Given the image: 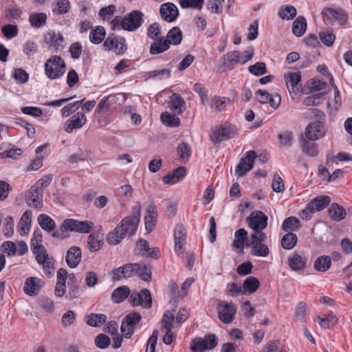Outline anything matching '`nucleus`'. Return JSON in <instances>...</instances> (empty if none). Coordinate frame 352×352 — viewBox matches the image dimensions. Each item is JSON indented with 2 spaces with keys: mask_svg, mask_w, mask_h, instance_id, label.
I'll return each mask as SVG.
<instances>
[{
  "mask_svg": "<svg viewBox=\"0 0 352 352\" xmlns=\"http://www.w3.org/2000/svg\"><path fill=\"white\" fill-rule=\"evenodd\" d=\"M140 218V208L138 206L137 212L132 216L124 218L120 223L107 236V242L111 245L119 244L128 234L133 235L137 231Z\"/></svg>",
  "mask_w": 352,
  "mask_h": 352,
  "instance_id": "nucleus-1",
  "label": "nucleus"
},
{
  "mask_svg": "<svg viewBox=\"0 0 352 352\" xmlns=\"http://www.w3.org/2000/svg\"><path fill=\"white\" fill-rule=\"evenodd\" d=\"M102 245L103 241L99 238L98 233H93L89 235L87 239V248L90 252H94L99 250Z\"/></svg>",
  "mask_w": 352,
  "mask_h": 352,
  "instance_id": "nucleus-42",
  "label": "nucleus"
},
{
  "mask_svg": "<svg viewBox=\"0 0 352 352\" xmlns=\"http://www.w3.org/2000/svg\"><path fill=\"white\" fill-rule=\"evenodd\" d=\"M319 36L322 43L327 47L332 46L336 39L335 35L329 31L320 32Z\"/></svg>",
  "mask_w": 352,
  "mask_h": 352,
  "instance_id": "nucleus-62",
  "label": "nucleus"
},
{
  "mask_svg": "<svg viewBox=\"0 0 352 352\" xmlns=\"http://www.w3.org/2000/svg\"><path fill=\"white\" fill-rule=\"evenodd\" d=\"M45 282L38 277H29L25 280L23 291L24 292L30 296H36L41 289L45 286Z\"/></svg>",
  "mask_w": 352,
  "mask_h": 352,
  "instance_id": "nucleus-17",
  "label": "nucleus"
},
{
  "mask_svg": "<svg viewBox=\"0 0 352 352\" xmlns=\"http://www.w3.org/2000/svg\"><path fill=\"white\" fill-rule=\"evenodd\" d=\"M267 236L264 232L252 233L249 240L246 241V247L251 248V254L253 256L266 257L269 255L270 250L267 245L264 244Z\"/></svg>",
  "mask_w": 352,
  "mask_h": 352,
  "instance_id": "nucleus-4",
  "label": "nucleus"
},
{
  "mask_svg": "<svg viewBox=\"0 0 352 352\" xmlns=\"http://www.w3.org/2000/svg\"><path fill=\"white\" fill-rule=\"evenodd\" d=\"M23 150L21 148H14L10 146L0 148V157L1 158L10 157L16 159L18 156L21 155Z\"/></svg>",
  "mask_w": 352,
  "mask_h": 352,
  "instance_id": "nucleus-45",
  "label": "nucleus"
},
{
  "mask_svg": "<svg viewBox=\"0 0 352 352\" xmlns=\"http://www.w3.org/2000/svg\"><path fill=\"white\" fill-rule=\"evenodd\" d=\"M296 14V9L293 6H283L278 10V16L283 20L293 19Z\"/></svg>",
  "mask_w": 352,
  "mask_h": 352,
  "instance_id": "nucleus-46",
  "label": "nucleus"
},
{
  "mask_svg": "<svg viewBox=\"0 0 352 352\" xmlns=\"http://www.w3.org/2000/svg\"><path fill=\"white\" fill-rule=\"evenodd\" d=\"M162 122L170 127L179 126L180 125V120L176 116H173L167 112L162 113L160 116Z\"/></svg>",
  "mask_w": 352,
  "mask_h": 352,
  "instance_id": "nucleus-51",
  "label": "nucleus"
},
{
  "mask_svg": "<svg viewBox=\"0 0 352 352\" xmlns=\"http://www.w3.org/2000/svg\"><path fill=\"white\" fill-rule=\"evenodd\" d=\"M157 207L154 205L149 206L145 212L144 223L148 232H151L155 228L157 219Z\"/></svg>",
  "mask_w": 352,
  "mask_h": 352,
  "instance_id": "nucleus-25",
  "label": "nucleus"
},
{
  "mask_svg": "<svg viewBox=\"0 0 352 352\" xmlns=\"http://www.w3.org/2000/svg\"><path fill=\"white\" fill-rule=\"evenodd\" d=\"M169 107L177 114H182L186 109V102L178 94H173L170 97Z\"/></svg>",
  "mask_w": 352,
  "mask_h": 352,
  "instance_id": "nucleus-29",
  "label": "nucleus"
},
{
  "mask_svg": "<svg viewBox=\"0 0 352 352\" xmlns=\"http://www.w3.org/2000/svg\"><path fill=\"white\" fill-rule=\"evenodd\" d=\"M42 238L41 230L38 229L34 230L31 240L30 249L36 255V260H41V258H43L44 255L47 256V252L42 245Z\"/></svg>",
  "mask_w": 352,
  "mask_h": 352,
  "instance_id": "nucleus-16",
  "label": "nucleus"
},
{
  "mask_svg": "<svg viewBox=\"0 0 352 352\" xmlns=\"http://www.w3.org/2000/svg\"><path fill=\"white\" fill-rule=\"evenodd\" d=\"M144 14L140 10H133L122 17V29L128 32H134L143 23Z\"/></svg>",
  "mask_w": 352,
  "mask_h": 352,
  "instance_id": "nucleus-9",
  "label": "nucleus"
},
{
  "mask_svg": "<svg viewBox=\"0 0 352 352\" xmlns=\"http://www.w3.org/2000/svg\"><path fill=\"white\" fill-rule=\"evenodd\" d=\"M297 236L293 232H288L281 239V245L285 250H292L296 245Z\"/></svg>",
  "mask_w": 352,
  "mask_h": 352,
  "instance_id": "nucleus-48",
  "label": "nucleus"
},
{
  "mask_svg": "<svg viewBox=\"0 0 352 352\" xmlns=\"http://www.w3.org/2000/svg\"><path fill=\"white\" fill-rule=\"evenodd\" d=\"M106 36V32L102 26H97L92 30L89 34L90 41L94 44H99L104 41Z\"/></svg>",
  "mask_w": 352,
  "mask_h": 352,
  "instance_id": "nucleus-41",
  "label": "nucleus"
},
{
  "mask_svg": "<svg viewBox=\"0 0 352 352\" xmlns=\"http://www.w3.org/2000/svg\"><path fill=\"white\" fill-rule=\"evenodd\" d=\"M248 240V232L244 228H240L234 232L232 246L234 248L242 252Z\"/></svg>",
  "mask_w": 352,
  "mask_h": 352,
  "instance_id": "nucleus-30",
  "label": "nucleus"
},
{
  "mask_svg": "<svg viewBox=\"0 0 352 352\" xmlns=\"http://www.w3.org/2000/svg\"><path fill=\"white\" fill-rule=\"evenodd\" d=\"M307 263V259L302 257L297 253H294L288 258V265L294 271H299L303 270Z\"/></svg>",
  "mask_w": 352,
  "mask_h": 352,
  "instance_id": "nucleus-31",
  "label": "nucleus"
},
{
  "mask_svg": "<svg viewBox=\"0 0 352 352\" xmlns=\"http://www.w3.org/2000/svg\"><path fill=\"white\" fill-rule=\"evenodd\" d=\"M254 56V50L250 48L244 52L234 50L224 54L221 58L222 66L232 70L238 64L243 65L250 60Z\"/></svg>",
  "mask_w": 352,
  "mask_h": 352,
  "instance_id": "nucleus-2",
  "label": "nucleus"
},
{
  "mask_svg": "<svg viewBox=\"0 0 352 352\" xmlns=\"http://www.w3.org/2000/svg\"><path fill=\"white\" fill-rule=\"evenodd\" d=\"M160 25L157 23L151 24L147 29V36L153 40L158 38L160 35Z\"/></svg>",
  "mask_w": 352,
  "mask_h": 352,
  "instance_id": "nucleus-64",
  "label": "nucleus"
},
{
  "mask_svg": "<svg viewBox=\"0 0 352 352\" xmlns=\"http://www.w3.org/2000/svg\"><path fill=\"white\" fill-rule=\"evenodd\" d=\"M107 320V316L102 314H91L87 316V323L91 327H100Z\"/></svg>",
  "mask_w": 352,
  "mask_h": 352,
  "instance_id": "nucleus-49",
  "label": "nucleus"
},
{
  "mask_svg": "<svg viewBox=\"0 0 352 352\" xmlns=\"http://www.w3.org/2000/svg\"><path fill=\"white\" fill-rule=\"evenodd\" d=\"M170 76V70L168 69H162L159 70L150 71L146 73V76L150 78H157L162 80L168 78Z\"/></svg>",
  "mask_w": 352,
  "mask_h": 352,
  "instance_id": "nucleus-58",
  "label": "nucleus"
},
{
  "mask_svg": "<svg viewBox=\"0 0 352 352\" xmlns=\"http://www.w3.org/2000/svg\"><path fill=\"white\" fill-rule=\"evenodd\" d=\"M67 278V271L65 269L60 268L57 272V282L55 287V295L57 297H62L66 292V280Z\"/></svg>",
  "mask_w": 352,
  "mask_h": 352,
  "instance_id": "nucleus-26",
  "label": "nucleus"
},
{
  "mask_svg": "<svg viewBox=\"0 0 352 352\" xmlns=\"http://www.w3.org/2000/svg\"><path fill=\"white\" fill-rule=\"evenodd\" d=\"M116 102V98L114 96H108L101 100L97 106L96 111L100 112L104 109L107 110L111 104Z\"/></svg>",
  "mask_w": 352,
  "mask_h": 352,
  "instance_id": "nucleus-63",
  "label": "nucleus"
},
{
  "mask_svg": "<svg viewBox=\"0 0 352 352\" xmlns=\"http://www.w3.org/2000/svg\"><path fill=\"white\" fill-rule=\"evenodd\" d=\"M135 251L138 254L141 255L144 257H151L154 258H158L160 254L158 248L149 247L148 242L143 239H140L135 246Z\"/></svg>",
  "mask_w": 352,
  "mask_h": 352,
  "instance_id": "nucleus-18",
  "label": "nucleus"
},
{
  "mask_svg": "<svg viewBox=\"0 0 352 352\" xmlns=\"http://www.w3.org/2000/svg\"><path fill=\"white\" fill-rule=\"evenodd\" d=\"M141 269V264L138 263H126L118 268L113 269L111 274V279L113 282L122 278H131L138 273Z\"/></svg>",
  "mask_w": 352,
  "mask_h": 352,
  "instance_id": "nucleus-7",
  "label": "nucleus"
},
{
  "mask_svg": "<svg viewBox=\"0 0 352 352\" xmlns=\"http://www.w3.org/2000/svg\"><path fill=\"white\" fill-rule=\"evenodd\" d=\"M337 317L333 313L329 314L324 318H318V322L324 329H328L337 323Z\"/></svg>",
  "mask_w": 352,
  "mask_h": 352,
  "instance_id": "nucleus-52",
  "label": "nucleus"
},
{
  "mask_svg": "<svg viewBox=\"0 0 352 352\" xmlns=\"http://www.w3.org/2000/svg\"><path fill=\"white\" fill-rule=\"evenodd\" d=\"M217 343L218 339L214 334H208L204 338L193 339L190 342V350L192 352H204L206 350L215 348Z\"/></svg>",
  "mask_w": 352,
  "mask_h": 352,
  "instance_id": "nucleus-6",
  "label": "nucleus"
},
{
  "mask_svg": "<svg viewBox=\"0 0 352 352\" xmlns=\"http://www.w3.org/2000/svg\"><path fill=\"white\" fill-rule=\"evenodd\" d=\"M331 218L336 221H340L346 217L344 208L338 204H333L328 210Z\"/></svg>",
  "mask_w": 352,
  "mask_h": 352,
  "instance_id": "nucleus-35",
  "label": "nucleus"
},
{
  "mask_svg": "<svg viewBox=\"0 0 352 352\" xmlns=\"http://www.w3.org/2000/svg\"><path fill=\"white\" fill-rule=\"evenodd\" d=\"M87 122V118L84 113L78 112L68 119L64 124L65 131L71 133L74 129L82 128Z\"/></svg>",
  "mask_w": 352,
  "mask_h": 352,
  "instance_id": "nucleus-20",
  "label": "nucleus"
},
{
  "mask_svg": "<svg viewBox=\"0 0 352 352\" xmlns=\"http://www.w3.org/2000/svg\"><path fill=\"white\" fill-rule=\"evenodd\" d=\"M305 135L311 141L322 138L325 135L324 122L321 120L311 122L306 127Z\"/></svg>",
  "mask_w": 352,
  "mask_h": 352,
  "instance_id": "nucleus-15",
  "label": "nucleus"
},
{
  "mask_svg": "<svg viewBox=\"0 0 352 352\" xmlns=\"http://www.w3.org/2000/svg\"><path fill=\"white\" fill-rule=\"evenodd\" d=\"M236 307L232 302L221 300L217 305L219 319L225 324L231 323L236 313Z\"/></svg>",
  "mask_w": 352,
  "mask_h": 352,
  "instance_id": "nucleus-8",
  "label": "nucleus"
},
{
  "mask_svg": "<svg viewBox=\"0 0 352 352\" xmlns=\"http://www.w3.org/2000/svg\"><path fill=\"white\" fill-rule=\"evenodd\" d=\"M261 352H287L285 347L280 344L278 340L269 341Z\"/></svg>",
  "mask_w": 352,
  "mask_h": 352,
  "instance_id": "nucleus-50",
  "label": "nucleus"
},
{
  "mask_svg": "<svg viewBox=\"0 0 352 352\" xmlns=\"http://www.w3.org/2000/svg\"><path fill=\"white\" fill-rule=\"evenodd\" d=\"M82 253L79 247L72 246L67 252L65 261L71 268L76 267L81 261Z\"/></svg>",
  "mask_w": 352,
  "mask_h": 352,
  "instance_id": "nucleus-24",
  "label": "nucleus"
},
{
  "mask_svg": "<svg viewBox=\"0 0 352 352\" xmlns=\"http://www.w3.org/2000/svg\"><path fill=\"white\" fill-rule=\"evenodd\" d=\"M285 79L287 85V87H292V89L297 86L298 82L301 80V76L300 72H289L285 74Z\"/></svg>",
  "mask_w": 352,
  "mask_h": 352,
  "instance_id": "nucleus-54",
  "label": "nucleus"
},
{
  "mask_svg": "<svg viewBox=\"0 0 352 352\" xmlns=\"http://www.w3.org/2000/svg\"><path fill=\"white\" fill-rule=\"evenodd\" d=\"M166 37L167 38L165 41H169L170 45H178L182 41V33L179 28L174 27L168 31Z\"/></svg>",
  "mask_w": 352,
  "mask_h": 352,
  "instance_id": "nucleus-47",
  "label": "nucleus"
},
{
  "mask_svg": "<svg viewBox=\"0 0 352 352\" xmlns=\"http://www.w3.org/2000/svg\"><path fill=\"white\" fill-rule=\"evenodd\" d=\"M56 4V7L54 8L52 10L55 14H66L71 8V4L69 0H58Z\"/></svg>",
  "mask_w": 352,
  "mask_h": 352,
  "instance_id": "nucleus-55",
  "label": "nucleus"
},
{
  "mask_svg": "<svg viewBox=\"0 0 352 352\" xmlns=\"http://www.w3.org/2000/svg\"><path fill=\"white\" fill-rule=\"evenodd\" d=\"M133 306H141L144 309L152 307V297L151 292L147 289H142L139 292L133 293L129 298Z\"/></svg>",
  "mask_w": 352,
  "mask_h": 352,
  "instance_id": "nucleus-14",
  "label": "nucleus"
},
{
  "mask_svg": "<svg viewBox=\"0 0 352 352\" xmlns=\"http://www.w3.org/2000/svg\"><path fill=\"white\" fill-rule=\"evenodd\" d=\"M301 227L300 222L297 217H289L286 218L282 224V229L286 232H292Z\"/></svg>",
  "mask_w": 352,
  "mask_h": 352,
  "instance_id": "nucleus-38",
  "label": "nucleus"
},
{
  "mask_svg": "<svg viewBox=\"0 0 352 352\" xmlns=\"http://www.w3.org/2000/svg\"><path fill=\"white\" fill-rule=\"evenodd\" d=\"M175 320L173 314L169 311L164 312L162 323L165 331H171L173 327V321Z\"/></svg>",
  "mask_w": 352,
  "mask_h": 352,
  "instance_id": "nucleus-59",
  "label": "nucleus"
},
{
  "mask_svg": "<svg viewBox=\"0 0 352 352\" xmlns=\"http://www.w3.org/2000/svg\"><path fill=\"white\" fill-rule=\"evenodd\" d=\"M43 191L32 186L28 191L25 201L30 207L40 208L43 206Z\"/></svg>",
  "mask_w": 352,
  "mask_h": 352,
  "instance_id": "nucleus-21",
  "label": "nucleus"
},
{
  "mask_svg": "<svg viewBox=\"0 0 352 352\" xmlns=\"http://www.w3.org/2000/svg\"><path fill=\"white\" fill-rule=\"evenodd\" d=\"M38 222L41 228L47 232L54 231L56 228L55 221L45 214L38 215Z\"/></svg>",
  "mask_w": 352,
  "mask_h": 352,
  "instance_id": "nucleus-36",
  "label": "nucleus"
},
{
  "mask_svg": "<svg viewBox=\"0 0 352 352\" xmlns=\"http://www.w3.org/2000/svg\"><path fill=\"white\" fill-rule=\"evenodd\" d=\"M44 68L47 77L50 80H56L65 73L66 64L60 56L54 55L46 60Z\"/></svg>",
  "mask_w": 352,
  "mask_h": 352,
  "instance_id": "nucleus-3",
  "label": "nucleus"
},
{
  "mask_svg": "<svg viewBox=\"0 0 352 352\" xmlns=\"http://www.w3.org/2000/svg\"><path fill=\"white\" fill-rule=\"evenodd\" d=\"M130 289L124 285L116 289L111 294L112 300L116 303L124 301L129 295Z\"/></svg>",
  "mask_w": 352,
  "mask_h": 352,
  "instance_id": "nucleus-39",
  "label": "nucleus"
},
{
  "mask_svg": "<svg viewBox=\"0 0 352 352\" xmlns=\"http://www.w3.org/2000/svg\"><path fill=\"white\" fill-rule=\"evenodd\" d=\"M331 199L327 195H320L311 199L309 204V208L312 210L320 211L326 208L330 203Z\"/></svg>",
  "mask_w": 352,
  "mask_h": 352,
  "instance_id": "nucleus-28",
  "label": "nucleus"
},
{
  "mask_svg": "<svg viewBox=\"0 0 352 352\" xmlns=\"http://www.w3.org/2000/svg\"><path fill=\"white\" fill-rule=\"evenodd\" d=\"M331 265V258L328 256H320L316 258L314 262V269L318 272H326L327 271Z\"/></svg>",
  "mask_w": 352,
  "mask_h": 352,
  "instance_id": "nucleus-40",
  "label": "nucleus"
},
{
  "mask_svg": "<svg viewBox=\"0 0 352 352\" xmlns=\"http://www.w3.org/2000/svg\"><path fill=\"white\" fill-rule=\"evenodd\" d=\"M301 148L302 152L310 157H316L318 154V150L316 143L309 142L307 140H303Z\"/></svg>",
  "mask_w": 352,
  "mask_h": 352,
  "instance_id": "nucleus-53",
  "label": "nucleus"
},
{
  "mask_svg": "<svg viewBox=\"0 0 352 352\" xmlns=\"http://www.w3.org/2000/svg\"><path fill=\"white\" fill-rule=\"evenodd\" d=\"M268 217L260 210H254L251 212L247 218V223L250 228L254 230L253 233L263 232V230L267 226Z\"/></svg>",
  "mask_w": 352,
  "mask_h": 352,
  "instance_id": "nucleus-10",
  "label": "nucleus"
},
{
  "mask_svg": "<svg viewBox=\"0 0 352 352\" xmlns=\"http://www.w3.org/2000/svg\"><path fill=\"white\" fill-rule=\"evenodd\" d=\"M141 316L137 312L130 313L126 315L123 319L122 322L128 326H131L135 329V325L141 320Z\"/></svg>",
  "mask_w": 352,
  "mask_h": 352,
  "instance_id": "nucleus-60",
  "label": "nucleus"
},
{
  "mask_svg": "<svg viewBox=\"0 0 352 352\" xmlns=\"http://www.w3.org/2000/svg\"><path fill=\"white\" fill-rule=\"evenodd\" d=\"M308 306L306 303L300 302L296 308L295 320L300 322H306L308 318Z\"/></svg>",
  "mask_w": 352,
  "mask_h": 352,
  "instance_id": "nucleus-44",
  "label": "nucleus"
},
{
  "mask_svg": "<svg viewBox=\"0 0 352 352\" xmlns=\"http://www.w3.org/2000/svg\"><path fill=\"white\" fill-rule=\"evenodd\" d=\"M249 72L256 76H262L267 73L265 64L263 62H257L248 67Z\"/></svg>",
  "mask_w": 352,
  "mask_h": 352,
  "instance_id": "nucleus-57",
  "label": "nucleus"
},
{
  "mask_svg": "<svg viewBox=\"0 0 352 352\" xmlns=\"http://www.w3.org/2000/svg\"><path fill=\"white\" fill-rule=\"evenodd\" d=\"M38 263L42 265L45 274L47 276L51 277L54 273V258L50 257L47 253V256L44 255L43 258H41V260H36Z\"/></svg>",
  "mask_w": 352,
  "mask_h": 352,
  "instance_id": "nucleus-33",
  "label": "nucleus"
},
{
  "mask_svg": "<svg viewBox=\"0 0 352 352\" xmlns=\"http://www.w3.org/2000/svg\"><path fill=\"white\" fill-rule=\"evenodd\" d=\"M307 29V21L302 16H298L293 22L292 32L296 36H302Z\"/></svg>",
  "mask_w": 352,
  "mask_h": 352,
  "instance_id": "nucleus-34",
  "label": "nucleus"
},
{
  "mask_svg": "<svg viewBox=\"0 0 352 352\" xmlns=\"http://www.w3.org/2000/svg\"><path fill=\"white\" fill-rule=\"evenodd\" d=\"M44 42L48 45L50 47L54 48L55 52H58L63 48L65 38L61 33L50 31L45 34Z\"/></svg>",
  "mask_w": 352,
  "mask_h": 352,
  "instance_id": "nucleus-22",
  "label": "nucleus"
},
{
  "mask_svg": "<svg viewBox=\"0 0 352 352\" xmlns=\"http://www.w3.org/2000/svg\"><path fill=\"white\" fill-rule=\"evenodd\" d=\"M177 153L180 159L188 160L191 155V148L188 143L182 142L177 146Z\"/></svg>",
  "mask_w": 352,
  "mask_h": 352,
  "instance_id": "nucleus-56",
  "label": "nucleus"
},
{
  "mask_svg": "<svg viewBox=\"0 0 352 352\" xmlns=\"http://www.w3.org/2000/svg\"><path fill=\"white\" fill-rule=\"evenodd\" d=\"M105 50H114L118 55L123 54L126 50V42L124 37L109 35L103 43Z\"/></svg>",
  "mask_w": 352,
  "mask_h": 352,
  "instance_id": "nucleus-12",
  "label": "nucleus"
},
{
  "mask_svg": "<svg viewBox=\"0 0 352 352\" xmlns=\"http://www.w3.org/2000/svg\"><path fill=\"white\" fill-rule=\"evenodd\" d=\"M256 155L254 151H248L241 158L239 163L236 167L235 174L238 177H243L248 171L253 168Z\"/></svg>",
  "mask_w": 352,
  "mask_h": 352,
  "instance_id": "nucleus-13",
  "label": "nucleus"
},
{
  "mask_svg": "<svg viewBox=\"0 0 352 352\" xmlns=\"http://www.w3.org/2000/svg\"><path fill=\"white\" fill-rule=\"evenodd\" d=\"M169 47L170 42L166 41L164 38H161L151 45L150 53L152 54H160L167 50Z\"/></svg>",
  "mask_w": 352,
  "mask_h": 352,
  "instance_id": "nucleus-43",
  "label": "nucleus"
},
{
  "mask_svg": "<svg viewBox=\"0 0 352 352\" xmlns=\"http://www.w3.org/2000/svg\"><path fill=\"white\" fill-rule=\"evenodd\" d=\"M175 250L176 252H180L184 250L186 232L182 224H178L175 228Z\"/></svg>",
  "mask_w": 352,
  "mask_h": 352,
  "instance_id": "nucleus-27",
  "label": "nucleus"
},
{
  "mask_svg": "<svg viewBox=\"0 0 352 352\" xmlns=\"http://www.w3.org/2000/svg\"><path fill=\"white\" fill-rule=\"evenodd\" d=\"M46 148V145H41L38 146L36 150V153L37 155V157L32 161L31 164L30 165V168L32 170H38L43 165V157L39 156L38 155L43 151V150Z\"/></svg>",
  "mask_w": 352,
  "mask_h": 352,
  "instance_id": "nucleus-61",
  "label": "nucleus"
},
{
  "mask_svg": "<svg viewBox=\"0 0 352 352\" xmlns=\"http://www.w3.org/2000/svg\"><path fill=\"white\" fill-rule=\"evenodd\" d=\"M160 14L163 20L171 23L177 18L179 11L174 3H164L160 6Z\"/></svg>",
  "mask_w": 352,
  "mask_h": 352,
  "instance_id": "nucleus-23",
  "label": "nucleus"
},
{
  "mask_svg": "<svg viewBox=\"0 0 352 352\" xmlns=\"http://www.w3.org/2000/svg\"><path fill=\"white\" fill-rule=\"evenodd\" d=\"M94 223L92 221L85 220L79 221L73 219H65L60 225L62 232H75L79 233H89L93 230Z\"/></svg>",
  "mask_w": 352,
  "mask_h": 352,
  "instance_id": "nucleus-5",
  "label": "nucleus"
},
{
  "mask_svg": "<svg viewBox=\"0 0 352 352\" xmlns=\"http://www.w3.org/2000/svg\"><path fill=\"white\" fill-rule=\"evenodd\" d=\"M236 135L237 129L236 126H231L228 124H224L212 132L210 138L214 144H217L233 138Z\"/></svg>",
  "mask_w": 352,
  "mask_h": 352,
  "instance_id": "nucleus-11",
  "label": "nucleus"
},
{
  "mask_svg": "<svg viewBox=\"0 0 352 352\" xmlns=\"http://www.w3.org/2000/svg\"><path fill=\"white\" fill-rule=\"evenodd\" d=\"M322 15L324 18L329 20L336 21L340 25H344L348 19V15L346 12L340 8L333 9L325 8L322 11Z\"/></svg>",
  "mask_w": 352,
  "mask_h": 352,
  "instance_id": "nucleus-19",
  "label": "nucleus"
},
{
  "mask_svg": "<svg viewBox=\"0 0 352 352\" xmlns=\"http://www.w3.org/2000/svg\"><path fill=\"white\" fill-rule=\"evenodd\" d=\"M47 19L44 12H32L29 16V23L33 28H41L46 24Z\"/></svg>",
  "mask_w": 352,
  "mask_h": 352,
  "instance_id": "nucleus-32",
  "label": "nucleus"
},
{
  "mask_svg": "<svg viewBox=\"0 0 352 352\" xmlns=\"http://www.w3.org/2000/svg\"><path fill=\"white\" fill-rule=\"evenodd\" d=\"M260 287L258 279L254 276H248L243 282V293L253 294Z\"/></svg>",
  "mask_w": 352,
  "mask_h": 352,
  "instance_id": "nucleus-37",
  "label": "nucleus"
}]
</instances>
